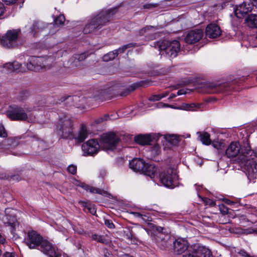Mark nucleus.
<instances>
[{"label": "nucleus", "mask_w": 257, "mask_h": 257, "mask_svg": "<svg viewBox=\"0 0 257 257\" xmlns=\"http://www.w3.org/2000/svg\"><path fill=\"white\" fill-rule=\"evenodd\" d=\"M254 156L257 157V148L254 150Z\"/></svg>", "instance_id": "obj_63"}, {"label": "nucleus", "mask_w": 257, "mask_h": 257, "mask_svg": "<svg viewBox=\"0 0 257 257\" xmlns=\"http://www.w3.org/2000/svg\"><path fill=\"white\" fill-rule=\"evenodd\" d=\"M201 104L195 103H184L183 104L182 107L183 109L187 111H195L200 107Z\"/></svg>", "instance_id": "obj_32"}, {"label": "nucleus", "mask_w": 257, "mask_h": 257, "mask_svg": "<svg viewBox=\"0 0 257 257\" xmlns=\"http://www.w3.org/2000/svg\"><path fill=\"white\" fill-rule=\"evenodd\" d=\"M134 141L137 144L144 146L149 145L151 141L149 135H139L134 138Z\"/></svg>", "instance_id": "obj_26"}, {"label": "nucleus", "mask_w": 257, "mask_h": 257, "mask_svg": "<svg viewBox=\"0 0 257 257\" xmlns=\"http://www.w3.org/2000/svg\"><path fill=\"white\" fill-rule=\"evenodd\" d=\"M109 118H110L108 114H105L103 116H99V117L96 118L94 120V122L95 124H99L103 122L104 121L108 120Z\"/></svg>", "instance_id": "obj_37"}, {"label": "nucleus", "mask_w": 257, "mask_h": 257, "mask_svg": "<svg viewBox=\"0 0 257 257\" xmlns=\"http://www.w3.org/2000/svg\"><path fill=\"white\" fill-rule=\"evenodd\" d=\"M90 134V131L87 126L84 124H82L77 133H73V136L71 139H74L76 144H80L83 143Z\"/></svg>", "instance_id": "obj_15"}, {"label": "nucleus", "mask_w": 257, "mask_h": 257, "mask_svg": "<svg viewBox=\"0 0 257 257\" xmlns=\"http://www.w3.org/2000/svg\"><path fill=\"white\" fill-rule=\"evenodd\" d=\"M112 58V54L111 52H109L105 55H104L103 57V60L105 62H108L109 61L111 60Z\"/></svg>", "instance_id": "obj_44"}, {"label": "nucleus", "mask_w": 257, "mask_h": 257, "mask_svg": "<svg viewBox=\"0 0 257 257\" xmlns=\"http://www.w3.org/2000/svg\"><path fill=\"white\" fill-rule=\"evenodd\" d=\"M226 203L228 204H231L232 203H233V202L229 200H226Z\"/></svg>", "instance_id": "obj_62"}, {"label": "nucleus", "mask_w": 257, "mask_h": 257, "mask_svg": "<svg viewBox=\"0 0 257 257\" xmlns=\"http://www.w3.org/2000/svg\"><path fill=\"white\" fill-rule=\"evenodd\" d=\"M24 242L30 249L38 248L42 252H50L48 249L51 248V243L35 230H29L27 232L24 238Z\"/></svg>", "instance_id": "obj_2"}, {"label": "nucleus", "mask_w": 257, "mask_h": 257, "mask_svg": "<svg viewBox=\"0 0 257 257\" xmlns=\"http://www.w3.org/2000/svg\"><path fill=\"white\" fill-rule=\"evenodd\" d=\"M17 210L12 208H7L5 210L6 218L4 220V223L14 228L18 225L16 216Z\"/></svg>", "instance_id": "obj_17"}, {"label": "nucleus", "mask_w": 257, "mask_h": 257, "mask_svg": "<svg viewBox=\"0 0 257 257\" xmlns=\"http://www.w3.org/2000/svg\"><path fill=\"white\" fill-rule=\"evenodd\" d=\"M5 11V8L4 4L0 2V19H1V17L4 14Z\"/></svg>", "instance_id": "obj_48"}, {"label": "nucleus", "mask_w": 257, "mask_h": 257, "mask_svg": "<svg viewBox=\"0 0 257 257\" xmlns=\"http://www.w3.org/2000/svg\"><path fill=\"white\" fill-rule=\"evenodd\" d=\"M160 181L164 186L174 188L177 186L178 175L175 165H169V166L162 171L159 176Z\"/></svg>", "instance_id": "obj_3"}, {"label": "nucleus", "mask_w": 257, "mask_h": 257, "mask_svg": "<svg viewBox=\"0 0 257 257\" xmlns=\"http://www.w3.org/2000/svg\"><path fill=\"white\" fill-rule=\"evenodd\" d=\"M144 9H150L153 7V5L151 4H146L143 6Z\"/></svg>", "instance_id": "obj_57"}, {"label": "nucleus", "mask_w": 257, "mask_h": 257, "mask_svg": "<svg viewBox=\"0 0 257 257\" xmlns=\"http://www.w3.org/2000/svg\"><path fill=\"white\" fill-rule=\"evenodd\" d=\"M78 203L83 207L85 211L87 210L92 214H94L96 213V209L93 205L88 204V202L84 201H79Z\"/></svg>", "instance_id": "obj_29"}, {"label": "nucleus", "mask_w": 257, "mask_h": 257, "mask_svg": "<svg viewBox=\"0 0 257 257\" xmlns=\"http://www.w3.org/2000/svg\"><path fill=\"white\" fill-rule=\"evenodd\" d=\"M251 11V8L250 5L245 3H243L236 7L234 10V13L237 18L241 19Z\"/></svg>", "instance_id": "obj_20"}, {"label": "nucleus", "mask_w": 257, "mask_h": 257, "mask_svg": "<svg viewBox=\"0 0 257 257\" xmlns=\"http://www.w3.org/2000/svg\"><path fill=\"white\" fill-rule=\"evenodd\" d=\"M100 148L103 150L111 151L112 150V133L107 132L101 134L98 141Z\"/></svg>", "instance_id": "obj_14"}, {"label": "nucleus", "mask_w": 257, "mask_h": 257, "mask_svg": "<svg viewBox=\"0 0 257 257\" xmlns=\"http://www.w3.org/2000/svg\"><path fill=\"white\" fill-rule=\"evenodd\" d=\"M253 3L255 5V6L257 7V0H252Z\"/></svg>", "instance_id": "obj_64"}, {"label": "nucleus", "mask_w": 257, "mask_h": 257, "mask_svg": "<svg viewBox=\"0 0 257 257\" xmlns=\"http://www.w3.org/2000/svg\"><path fill=\"white\" fill-rule=\"evenodd\" d=\"M168 94H169V92H168V91H165V92H163V93L160 94L161 98L166 97L168 95Z\"/></svg>", "instance_id": "obj_55"}, {"label": "nucleus", "mask_w": 257, "mask_h": 257, "mask_svg": "<svg viewBox=\"0 0 257 257\" xmlns=\"http://www.w3.org/2000/svg\"><path fill=\"white\" fill-rule=\"evenodd\" d=\"M204 92L209 93H220L225 92L229 89L227 83L218 84L215 82H206L203 84Z\"/></svg>", "instance_id": "obj_10"}, {"label": "nucleus", "mask_w": 257, "mask_h": 257, "mask_svg": "<svg viewBox=\"0 0 257 257\" xmlns=\"http://www.w3.org/2000/svg\"><path fill=\"white\" fill-rule=\"evenodd\" d=\"M107 175V172L105 170H101L99 172V177L104 178Z\"/></svg>", "instance_id": "obj_49"}, {"label": "nucleus", "mask_w": 257, "mask_h": 257, "mask_svg": "<svg viewBox=\"0 0 257 257\" xmlns=\"http://www.w3.org/2000/svg\"><path fill=\"white\" fill-rule=\"evenodd\" d=\"M181 257H213V255L211 251L205 247L193 244Z\"/></svg>", "instance_id": "obj_9"}, {"label": "nucleus", "mask_w": 257, "mask_h": 257, "mask_svg": "<svg viewBox=\"0 0 257 257\" xmlns=\"http://www.w3.org/2000/svg\"><path fill=\"white\" fill-rule=\"evenodd\" d=\"M21 66V64L18 62L6 63L4 67L8 69L10 71H15L18 70Z\"/></svg>", "instance_id": "obj_33"}, {"label": "nucleus", "mask_w": 257, "mask_h": 257, "mask_svg": "<svg viewBox=\"0 0 257 257\" xmlns=\"http://www.w3.org/2000/svg\"><path fill=\"white\" fill-rule=\"evenodd\" d=\"M212 145L214 148H216L217 150L221 149V147H222V143H221L219 142L213 141L212 143Z\"/></svg>", "instance_id": "obj_47"}, {"label": "nucleus", "mask_w": 257, "mask_h": 257, "mask_svg": "<svg viewBox=\"0 0 257 257\" xmlns=\"http://www.w3.org/2000/svg\"><path fill=\"white\" fill-rule=\"evenodd\" d=\"M55 130L62 138L71 140L73 133V122L67 116L61 118L56 124Z\"/></svg>", "instance_id": "obj_5"}, {"label": "nucleus", "mask_w": 257, "mask_h": 257, "mask_svg": "<svg viewBox=\"0 0 257 257\" xmlns=\"http://www.w3.org/2000/svg\"><path fill=\"white\" fill-rule=\"evenodd\" d=\"M203 31L201 29H197L189 32L185 38L186 43L189 44L198 42L203 36Z\"/></svg>", "instance_id": "obj_18"}, {"label": "nucleus", "mask_w": 257, "mask_h": 257, "mask_svg": "<svg viewBox=\"0 0 257 257\" xmlns=\"http://www.w3.org/2000/svg\"><path fill=\"white\" fill-rule=\"evenodd\" d=\"M197 134L200 141L205 145H209L211 143L210 135L207 132H198Z\"/></svg>", "instance_id": "obj_28"}, {"label": "nucleus", "mask_w": 257, "mask_h": 257, "mask_svg": "<svg viewBox=\"0 0 257 257\" xmlns=\"http://www.w3.org/2000/svg\"><path fill=\"white\" fill-rule=\"evenodd\" d=\"M41 29V24L35 23L32 27V32L35 35V33L40 32Z\"/></svg>", "instance_id": "obj_38"}, {"label": "nucleus", "mask_w": 257, "mask_h": 257, "mask_svg": "<svg viewBox=\"0 0 257 257\" xmlns=\"http://www.w3.org/2000/svg\"><path fill=\"white\" fill-rule=\"evenodd\" d=\"M138 46L139 45H138L137 43H130L122 46V47L119 48L118 49L115 50V52H113V59L114 58V55L117 56L118 54L123 53L126 49L133 47Z\"/></svg>", "instance_id": "obj_30"}, {"label": "nucleus", "mask_w": 257, "mask_h": 257, "mask_svg": "<svg viewBox=\"0 0 257 257\" xmlns=\"http://www.w3.org/2000/svg\"><path fill=\"white\" fill-rule=\"evenodd\" d=\"M157 244L161 249H166L170 244V242L168 239L159 237L157 239Z\"/></svg>", "instance_id": "obj_31"}, {"label": "nucleus", "mask_w": 257, "mask_h": 257, "mask_svg": "<svg viewBox=\"0 0 257 257\" xmlns=\"http://www.w3.org/2000/svg\"><path fill=\"white\" fill-rule=\"evenodd\" d=\"M51 60L44 57H31L27 63V69L31 71L40 72L51 67Z\"/></svg>", "instance_id": "obj_6"}, {"label": "nucleus", "mask_w": 257, "mask_h": 257, "mask_svg": "<svg viewBox=\"0 0 257 257\" xmlns=\"http://www.w3.org/2000/svg\"><path fill=\"white\" fill-rule=\"evenodd\" d=\"M76 185L77 186H79L83 188L84 189L86 190L87 191H89L92 193H97V194H105V191L103 190H102L101 189H99L98 188H96L92 186H88L87 185H86L83 183L77 182L76 183Z\"/></svg>", "instance_id": "obj_27"}, {"label": "nucleus", "mask_w": 257, "mask_h": 257, "mask_svg": "<svg viewBox=\"0 0 257 257\" xmlns=\"http://www.w3.org/2000/svg\"><path fill=\"white\" fill-rule=\"evenodd\" d=\"M120 232L122 234L123 238L128 244H138L142 243V240L136 236V235L144 232V229L142 227H138L134 230L132 228H125Z\"/></svg>", "instance_id": "obj_8"}, {"label": "nucleus", "mask_w": 257, "mask_h": 257, "mask_svg": "<svg viewBox=\"0 0 257 257\" xmlns=\"http://www.w3.org/2000/svg\"><path fill=\"white\" fill-rule=\"evenodd\" d=\"M188 241L182 238L176 239L173 243V252L176 255H181L187 252L190 247Z\"/></svg>", "instance_id": "obj_13"}, {"label": "nucleus", "mask_w": 257, "mask_h": 257, "mask_svg": "<svg viewBox=\"0 0 257 257\" xmlns=\"http://www.w3.org/2000/svg\"><path fill=\"white\" fill-rule=\"evenodd\" d=\"M20 33V29L8 31L5 35L0 38L1 44L8 48L15 47L18 45V37Z\"/></svg>", "instance_id": "obj_7"}, {"label": "nucleus", "mask_w": 257, "mask_h": 257, "mask_svg": "<svg viewBox=\"0 0 257 257\" xmlns=\"http://www.w3.org/2000/svg\"><path fill=\"white\" fill-rule=\"evenodd\" d=\"M112 17V8H105L93 17V22L96 21L101 28L110 21Z\"/></svg>", "instance_id": "obj_11"}, {"label": "nucleus", "mask_w": 257, "mask_h": 257, "mask_svg": "<svg viewBox=\"0 0 257 257\" xmlns=\"http://www.w3.org/2000/svg\"><path fill=\"white\" fill-rule=\"evenodd\" d=\"M153 29V27L152 26H147L139 31V34L140 35H144L146 34H150V32Z\"/></svg>", "instance_id": "obj_40"}, {"label": "nucleus", "mask_w": 257, "mask_h": 257, "mask_svg": "<svg viewBox=\"0 0 257 257\" xmlns=\"http://www.w3.org/2000/svg\"><path fill=\"white\" fill-rule=\"evenodd\" d=\"M245 25L250 28H257V15H248L244 19Z\"/></svg>", "instance_id": "obj_25"}, {"label": "nucleus", "mask_w": 257, "mask_h": 257, "mask_svg": "<svg viewBox=\"0 0 257 257\" xmlns=\"http://www.w3.org/2000/svg\"><path fill=\"white\" fill-rule=\"evenodd\" d=\"M100 146L97 140H89L82 145V150L84 156H93L99 151Z\"/></svg>", "instance_id": "obj_12"}, {"label": "nucleus", "mask_w": 257, "mask_h": 257, "mask_svg": "<svg viewBox=\"0 0 257 257\" xmlns=\"http://www.w3.org/2000/svg\"><path fill=\"white\" fill-rule=\"evenodd\" d=\"M4 257H14L15 254L12 252H6L3 254Z\"/></svg>", "instance_id": "obj_50"}, {"label": "nucleus", "mask_w": 257, "mask_h": 257, "mask_svg": "<svg viewBox=\"0 0 257 257\" xmlns=\"http://www.w3.org/2000/svg\"><path fill=\"white\" fill-rule=\"evenodd\" d=\"M120 136L117 135L116 133L113 132V150L115 149V146L116 144H119V143L120 142Z\"/></svg>", "instance_id": "obj_41"}, {"label": "nucleus", "mask_w": 257, "mask_h": 257, "mask_svg": "<svg viewBox=\"0 0 257 257\" xmlns=\"http://www.w3.org/2000/svg\"><path fill=\"white\" fill-rule=\"evenodd\" d=\"M49 250H50V252L49 253H47L46 252H43L44 254L48 255L49 257H60V255H59L58 254H56L55 250V248L53 247L52 244L51 243V248L48 249Z\"/></svg>", "instance_id": "obj_35"}, {"label": "nucleus", "mask_w": 257, "mask_h": 257, "mask_svg": "<svg viewBox=\"0 0 257 257\" xmlns=\"http://www.w3.org/2000/svg\"><path fill=\"white\" fill-rule=\"evenodd\" d=\"M240 146L237 142H232L226 150L225 154L228 158H234L239 154Z\"/></svg>", "instance_id": "obj_21"}, {"label": "nucleus", "mask_w": 257, "mask_h": 257, "mask_svg": "<svg viewBox=\"0 0 257 257\" xmlns=\"http://www.w3.org/2000/svg\"><path fill=\"white\" fill-rule=\"evenodd\" d=\"M135 217L141 218L144 221L147 222L150 221L149 217L145 215L141 214L139 212H133L132 213Z\"/></svg>", "instance_id": "obj_39"}, {"label": "nucleus", "mask_w": 257, "mask_h": 257, "mask_svg": "<svg viewBox=\"0 0 257 257\" xmlns=\"http://www.w3.org/2000/svg\"><path fill=\"white\" fill-rule=\"evenodd\" d=\"M206 35L210 38H215L219 37L221 33L220 27L215 24L208 25L205 30Z\"/></svg>", "instance_id": "obj_19"}, {"label": "nucleus", "mask_w": 257, "mask_h": 257, "mask_svg": "<svg viewBox=\"0 0 257 257\" xmlns=\"http://www.w3.org/2000/svg\"><path fill=\"white\" fill-rule=\"evenodd\" d=\"M176 96V95L175 94H171L169 97L168 98L169 99H173L174 98H175V97Z\"/></svg>", "instance_id": "obj_60"}, {"label": "nucleus", "mask_w": 257, "mask_h": 257, "mask_svg": "<svg viewBox=\"0 0 257 257\" xmlns=\"http://www.w3.org/2000/svg\"><path fill=\"white\" fill-rule=\"evenodd\" d=\"M220 210H221V211L224 214H227V212H228V209L226 208H224L223 210H222L221 208H220Z\"/></svg>", "instance_id": "obj_59"}, {"label": "nucleus", "mask_w": 257, "mask_h": 257, "mask_svg": "<svg viewBox=\"0 0 257 257\" xmlns=\"http://www.w3.org/2000/svg\"><path fill=\"white\" fill-rule=\"evenodd\" d=\"M7 136V134L5 131V129L4 127V126L0 124V137L6 138Z\"/></svg>", "instance_id": "obj_46"}, {"label": "nucleus", "mask_w": 257, "mask_h": 257, "mask_svg": "<svg viewBox=\"0 0 257 257\" xmlns=\"http://www.w3.org/2000/svg\"><path fill=\"white\" fill-rule=\"evenodd\" d=\"M7 116L13 120H25L28 118V114L21 107H15L8 111Z\"/></svg>", "instance_id": "obj_16"}, {"label": "nucleus", "mask_w": 257, "mask_h": 257, "mask_svg": "<svg viewBox=\"0 0 257 257\" xmlns=\"http://www.w3.org/2000/svg\"><path fill=\"white\" fill-rule=\"evenodd\" d=\"M240 218V223L245 222L247 221V219L245 218V217L243 215L241 216Z\"/></svg>", "instance_id": "obj_58"}, {"label": "nucleus", "mask_w": 257, "mask_h": 257, "mask_svg": "<svg viewBox=\"0 0 257 257\" xmlns=\"http://www.w3.org/2000/svg\"><path fill=\"white\" fill-rule=\"evenodd\" d=\"M6 241L5 238L0 234V243L2 244H4Z\"/></svg>", "instance_id": "obj_56"}, {"label": "nucleus", "mask_w": 257, "mask_h": 257, "mask_svg": "<svg viewBox=\"0 0 257 257\" xmlns=\"http://www.w3.org/2000/svg\"><path fill=\"white\" fill-rule=\"evenodd\" d=\"M254 154V150L251 149L250 147L246 144L242 148L240 147L239 156L242 163H244L245 173L249 182L253 181L256 179V163L251 158Z\"/></svg>", "instance_id": "obj_1"}, {"label": "nucleus", "mask_w": 257, "mask_h": 257, "mask_svg": "<svg viewBox=\"0 0 257 257\" xmlns=\"http://www.w3.org/2000/svg\"><path fill=\"white\" fill-rule=\"evenodd\" d=\"M161 97L160 94H154L152 95L150 98H149V100L150 101H158L160 99H161Z\"/></svg>", "instance_id": "obj_45"}, {"label": "nucleus", "mask_w": 257, "mask_h": 257, "mask_svg": "<svg viewBox=\"0 0 257 257\" xmlns=\"http://www.w3.org/2000/svg\"><path fill=\"white\" fill-rule=\"evenodd\" d=\"M87 55L85 53H81L80 54H77L75 56V59L79 61H82L84 60L87 57Z\"/></svg>", "instance_id": "obj_43"}, {"label": "nucleus", "mask_w": 257, "mask_h": 257, "mask_svg": "<svg viewBox=\"0 0 257 257\" xmlns=\"http://www.w3.org/2000/svg\"><path fill=\"white\" fill-rule=\"evenodd\" d=\"M154 45L156 48L159 49L160 53L164 54L165 53L170 58L176 57L180 49V44L176 40L169 41L165 40L155 42Z\"/></svg>", "instance_id": "obj_4"}, {"label": "nucleus", "mask_w": 257, "mask_h": 257, "mask_svg": "<svg viewBox=\"0 0 257 257\" xmlns=\"http://www.w3.org/2000/svg\"><path fill=\"white\" fill-rule=\"evenodd\" d=\"M100 28V26L96 21H94L93 22V18L92 17L90 21L85 25L83 29V32L86 34L94 33L96 30Z\"/></svg>", "instance_id": "obj_23"}, {"label": "nucleus", "mask_w": 257, "mask_h": 257, "mask_svg": "<svg viewBox=\"0 0 257 257\" xmlns=\"http://www.w3.org/2000/svg\"><path fill=\"white\" fill-rule=\"evenodd\" d=\"M104 223L105 225H106L107 227H108L110 228H112V224L111 222H110V221L109 220H105Z\"/></svg>", "instance_id": "obj_53"}, {"label": "nucleus", "mask_w": 257, "mask_h": 257, "mask_svg": "<svg viewBox=\"0 0 257 257\" xmlns=\"http://www.w3.org/2000/svg\"><path fill=\"white\" fill-rule=\"evenodd\" d=\"M92 237L94 240H97L99 242L107 244L109 242V241L107 240V239L104 238L103 236L98 235L97 234H94L92 235Z\"/></svg>", "instance_id": "obj_36"}, {"label": "nucleus", "mask_w": 257, "mask_h": 257, "mask_svg": "<svg viewBox=\"0 0 257 257\" xmlns=\"http://www.w3.org/2000/svg\"><path fill=\"white\" fill-rule=\"evenodd\" d=\"M16 178V179L18 180H19L20 177L19 176H14L13 177H11V179H14Z\"/></svg>", "instance_id": "obj_61"}, {"label": "nucleus", "mask_w": 257, "mask_h": 257, "mask_svg": "<svg viewBox=\"0 0 257 257\" xmlns=\"http://www.w3.org/2000/svg\"><path fill=\"white\" fill-rule=\"evenodd\" d=\"M65 19L63 15H60L59 16H58L57 18H56L54 20V24L53 25V27H59L60 25H62L64 24L65 22ZM50 27H51L52 26V25L51 24H49L48 25Z\"/></svg>", "instance_id": "obj_34"}, {"label": "nucleus", "mask_w": 257, "mask_h": 257, "mask_svg": "<svg viewBox=\"0 0 257 257\" xmlns=\"http://www.w3.org/2000/svg\"><path fill=\"white\" fill-rule=\"evenodd\" d=\"M68 171L72 174H75L77 172V167L73 165H69L67 168Z\"/></svg>", "instance_id": "obj_42"}, {"label": "nucleus", "mask_w": 257, "mask_h": 257, "mask_svg": "<svg viewBox=\"0 0 257 257\" xmlns=\"http://www.w3.org/2000/svg\"><path fill=\"white\" fill-rule=\"evenodd\" d=\"M7 5H11L15 3L17 0H2Z\"/></svg>", "instance_id": "obj_51"}, {"label": "nucleus", "mask_w": 257, "mask_h": 257, "mask_svg": "<svg viewBox=\"0 0 257 257\" xmlns=\"http://www.w3.org/2000/svg\"><path fill=\"white\" fill-rule=\"evenodd\" d=\"M145 162L142 159L136 158L130 162V168L135 172H142L144 170Z\"/></svg>", "instance_id": "obj_22"}, {"label": "nucleus", "mask_w": 257, "mask_h": 257, "mask_svg": "<svg viewBox=\"0 0 257 257\" xmlns=\"http://www.w3.org/2000/svg\"><path fill=\"white\" fill-rule=\"evenodd\" d=\"M124 159L122 157H120L119 158H117L116 161V162L118 164H122L124 163Z\"/></svg>", "instance_id": "obj_52"}, {"label": "nucleus", "mask_w": 257, "mask_h": 257, "mask_svg": "<svg viewBox=\"0 0 257 257\" xmlns=\"http://www.w3.org/2000/svg\"><path fill=\"white\" fill-rule=\"evenodd\" d=\"M157 171V168L155 165L145 163L144 170H143L142 173L153 178L155 176Z\"/></svg>", "instance_id": "obj_24"}, {"label": "nucleus", "mask_w": 257, "mask_h": 257, "mask_svg": "<svg viewBox=\"0 0 257 257\" xmlns=\"http://www.w3.org/2000/svg\"><path fill=\"white\" fill-rule=\"evenodd\" d=\"M186 93V91L183 89H181L178 91L177 95H181L182 94H185Z\"/></svg>", "instance_id": "obj_54"}]
</instances>
